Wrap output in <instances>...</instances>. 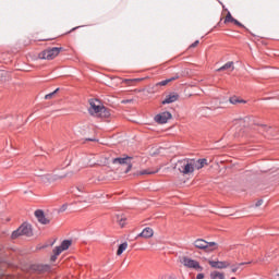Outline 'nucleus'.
Returning a JSON list of instances; mask_svg holds the SVG:
<instances>
[{"label":"nucleus","mask_w":279,"mask_h":279,"mask_svg":"<svg viewBox=\"0 0 279 279\" xmlns=\"http://www.w3.org/2000/svg\"><path fill=\"white\" fill-rule=\"evenodd\" d=\"M171 112L169 111H165L162 113H159L155 117V121L156 123H160V124H165L167 123V121H169V119H171Z\"/></svg>","instance_id":"nucleus-10"},{"label":"nucleus","mask_w":279,"mask_h":279,"mask_svg":"<svg viewBox=\"0 0 279 279\" xmlns=\"http://www.w3.org/2000/svg\"><path fill=\"white\" fill-rule=\"evenodd\" d=\"M151 173H156V172H151L149 170H143L140 172L141 175H151Z\"/></svg>","instance_id":"nucleus-26"},{"label":"nucleus","mask_w":279,"mask_h":279,"mask_svg":"<svg viewBox=\"0 0 279 279\" xmlns=\"http://www.w3.org/2000/svg\"><path fill=\"white\" fill-rule=\"evenodd\" d=\"M209 276L211 279H226V275L217 270L211 271Z\"/></svg>","instance_id":"nucleus-17"},{"label":"nucleus","mask_w":279,"mask_h":279,"mask_svg":"<svg viewBox=\"0 0 279 279\" xmlns=\"http://www.w3.org/2000/svg\"><path fill=\"white\" fill-rule=\"evenodd\" d=\"M58 90H60V88H57L54 92L50 93V94H47L45 96V99H51L53 97V95H56V93H58Z\"/></svg>","instance_id":"nucleus-24"},{"label":"nucleus","mask_w":279,"mask_h":279,"mask_svg":"<svg viewBox=\"0 0 279 279\" xmlns=\"http://www.w3.org/2000/svg\"><path fill=\"white\" fill-rule=\"evenodd\" d=\"M217 71L218 72H220V71H234V62L229 61L225 65L219 68Z\"/></svg>","instance_id":"nucleus-15"},{"label":"nucleus","mask_w":279,"mask_h":279,"mask_svg":"<svg viewBox=\"0 0 279 279\" xmlns=\"http://www.w3.org/2000/svg\"><path fill=\"white\" fill-rule=\"evenodd\" d=\"M194 247H196L197 250H204L205 252H215L218 245L216 242H206V240L204 239H197L194 242Z\"/></svg>","instance_id":"nucleus-4"},{"label":"nucleus","mask_w":279,"mask_h":279,"mask_svg":"<svg viewBox=\"0 0 279 279\" xmlns=\"http://www.w3.org/2000/svg\"><path fill=\"white\" fill-rule=\"evenodd\" d=\"M89 112L96 117H110V112L98 99L89 101Z\"/></svg>","instance_id":"nucleus-2"},{"label":"nucleus","mask_w":279,"mask_h":279,"mask_svg":"<svg viewBox=\"0 0 279 279\" xmlns=\"http://www.w3.org/2000/svg\"><path fill=\"white\" fill-rule=\"evenodd\" d=\"M112 162L113 165H126L124 173H130V171H132V157L114 158Z\"/></svg>","instance_id":"nucleus-7"},{"label":"nucleus","mask_w":279,"mask_h":279,"mask_svg":"<svg viewBox=\"0 0 279 279\" xmlns=\"http://www.w3.org/2000/svg\"><path fill=\"white\" fill-rule=\"evenodd\" d=\"M69 247H71V240H64L60 246H57L53 250V254L60 256L63 252H65V250H69Z\"/></svg>","instance_id":"nucleus-8"},{"label":"nucleus","mask_w":279,"mask_h":279,"mask_svg":"<svg viewBox=\"0 0 279 279\" xmlns=\"http://www.w3.org/2000/svg\"><path fill=\"white\" fill-rule=\"evenodd\" d=\"M232 23H234V25H238L239 27H243V24H241V22H239L236 19H234Z\"/></svg>","instance_id":"nucleus-29"},{"label":"nucleus","mask_w":279,"mask_h":279,"mask_svg":"<svg viewBox=\"0 0 279 279\" xmlns=\"http://www.w3.org/2000/svg\"><path fill=\"white\" fill-rule=\"evenodd\" d=\"M57 259H58V255L54 253V255H52L50 257V260H52V263H54V260H57Z\"/></svg>","instance_id":"nucleus-32"},{"label":"nucleus","mask_w":279,"mask_h":279,"mask_svg":"<svg viewBox=\"0 0 279 279\" xmlns=\"http://www.w3.org/2000/svg\"><path fill=\"white\" fill-rule=\"evenodd\" d=\"M76 189H77V191H80L81 193H84V187H82V186H81V187H80V186H77Z\"/></svg>","instance_id":"nucleus-34"},{"label":"nucleus","mask_w":279,"mask_h":279,"mask_svg":"<svg viewBox=\"0 0 279 279\" xmlns=\"http://www.w3.org/2000/svg\"><path fill=\"white\" fill-rule=\"evenodd\" d=\"M35 217L38 219V222L43 223L44 226H46V223H49V220L45 218V213L43 210H36Z\"/></svg>","instance_id":"nucleus-13"},{"label":"nucleus","mask_w":279,"mask_h":279,"mask_svg":"<svg viewBox=\"0 0 279 279\" xmlns=\"http://www.w3.org/2000/svg\"><path fill=\"white\" fill-rule=\"evenodd\" d=\"M151 236H154V229L149 228V227H146L138 235H137V239L138 238H142V239H151Z\"/></svg>","instance_id":"nucleus-12"},{"label":"nucleus","mask_w":279,"mask_h":279,"mask_svg":"<svg viewBox=\"0 0 279 279\" xmlns=\"http://www.w3.org/2000/svg\"><path fill=\"white\" fill-rule=\"evenodd\" d=\"M118 222H119V226H121V228L125 227V218H123V217L118 218Z\"/></svg>","instance_id":"nucleus-25"},{"label":"nucleus","mask_w":279,"mask_h":279,"mask_svg":"<svg viewBox=\"0 0 279 279\" xmlns=\"http://www.w3.org/2000/svg\"><path fill=\"white\" fill-rule=\"evenodd\" d=\"M12 239H19V236H32V226L22 225L17 230L13 231Z\"/></svg>","instance_id":"nucleus-6"},{"label":"nucleus","mask_w":279,"mask_h":279,"mask_svg":"<svg viewBox=\"0 0 279 279\" xmlns=\"http://www.w3.org/2000/svg\"><path fill=\"white\" fill-rule=\"evenodd\" d=\"M64 51L62 47L47 48L38 54L39 60H54L60 56V52Z\"/></svg>","instance_id":"nucleus-3"},{"label":"nucleus","mask_w":279,"mask_h":279,"mask_svg":"<svg viewBox=\"0 0 279 279\" xmlns=\"http://www.w3.org/2000/svg\"><path fill=\"white\" fill-rule=\"evenodd\" d=\"M178 99H180V95H178L177 93H172L168 96H166V98L162 100V105H167V104H174V101H178Z\"/></svg>","instance_id":"nucleus-11"},{"label":"nucleus","mask_w":279,"mask_h":279,"mask_svg":"<svg viewBox=\"0 0 279 279\" xmlns=\"http://www.w3.org/2000/svg\"><path fill=\"white\" fill-rule=\"evenodd\" d=\"M40 180L44 184H51V182H53L56 179L53 178V175L46 174L41 175Z\"/></svg>","instance_id":"nucleus-16"},{"label":"nucleus","mask_w":279,"mask_h":279,"mask_svg":"<svg viewBox=\"0 0 279 279\" xmlns=\"http://www.w3.org/2000/svg\"><path fill=\"white\" fill-rule=\"evenodd\" d=\"M124 84H132V82H143V78H125Z\"/></svg>","instance_id":"nucleus-22"},{"label":"nucleus","mask_w":279,"mask_h":279,"mask_svg":"<svg viewBox=\"0 0 279 279\" xmlns=\"http://www.w3.org/2000/svg\"><path fill=\"white\" fill-rule=\"evenodd\" d=\"M204 278H206V276L202 272L196 276V279H204Z\"/></svg>","instance_id":"nucleus-33"},{"label":"nucleus","mask_w":279,"mask_h":279,"mask_svg":"<svg viewBox=\"0 0 279 279\" xmlns=\"http://www.w3.org/2000/svg\"><path fill=\"white\" fill-rule=\"evenodd\" d=\"M197 45H199V40L194 41V43L190 46V49H195V47H197Z\"/></svg>","instance_id":"nucleus-28"},{"label":"nucleus","mask_w":279,"mask_h":279,"mask_svg":"<svg viewBox=\"0 0 279 279\" xmlns=\"http://www.w3.org/2000/svg\"><path fill=\"white\" fill-rule=\"evenodd\" d=\"M126 250H128V242L120 244L117 251V255L121 256V254H123V252H125Z\"/></svg>","instance_id":"nucleus-18"},{"label":"nucleus","mask_w":279,"mask_h":279,"mask_svg":"<svg viewBox=\"0 0 279 279\" xmlns=\"http://www.w3.org/2000/svg\"><path fill=\"white\" fill-rule=\"evenodd\" d=\"M263 203H264L263 199L257 201V202L255 203L256 208H258V206H263Z\"/></svg>","instance_id":"nucleus-30"},{"label":"nucleus","mask_w":279,"mask_h":279,"mask_svg":"<svg viewBox=\"0 0 279 279\" xmlns=\"http://www.w3.org/2000/svg\"><path fill=\"white\" fill-rule=\"evenodd\" d=\"M68 208H69V204H63V205L60 207L59 213H64Z\"/></svg>","instance_id":"nucleus-27"},{"label":"nucleus","mask_w":279,"mask_h":279,"mask_svg":"<svg viewBox=\"0 0 279 279\" xmlns=\"http://www.w3.org/2000/svg\"><path fill=\"white\" fill-rule=\"evenodd\" d=\"M208 265H210L213 269H228L230 262L208 260Z\"/></svg>","instance_id":"nucleus-9"},{"label":"nucleus","mask_w":279,"mask_h":279,"mask_svg":"<svg viewBox=\"0 0 279 279\" xmlns=\"http://www.w3.org/2000/svg\"><path fill=\"white\" fill-rule=\"evenodd\" d=\"M195 159H181L179 160L174 169H178L183 175H189L195 171Z\"/></svg>","instance_id":"nucleus-1"},{"label":"nucleus","mask_w":279,"mask_h":279,"mask_svg":"<svg viewBox=\"0 0 279 279\" xmlns=\"http://www.w3.org/2000/svg\"><path fill=\"white\" fill-rule=\"evenodd\" d=\"M174 80H178V76L161 81L157 83V86H167V84H169L170 82H174Z\"/></svg>","instance_id":"nucleus-20"},{"label":"nucleus","mask_w":279,"mask_h":279,"mask_svg":"<svg viewBox=\"0 0 279 279\" xmlns=\"http://www.w3.org/2000/svg\"><path fill=\"white\" fill-rule=\"evenodd\" d=\"M206 165H208V159H198L195 160L194 159V170L197 169H204V167H206Z\"/></svg>","instance_id":"nucleus-14"},{"label":"nucleus","mask_w":279,"mask_h":279,"mask_svg":"<svg viewBox=\"0 0 279 279\" xmlns=\"http://www.w3.org/2000/svg\"><path fill=\"white\" fill-rule=\"evenodd\" d=\"M262 130H264L265 132H271V128L269 126H262Z\"/></svg>","instance_id":"nucleus-31"},{"label":"nucleus","mask_w":279,"mask_h":279,"mask_svg":"<svg viewBox=\"0 0 279 279\" xmlns=\"http://www.w3.org/2000/svg\"><path fill=\"white\" fill-rule=\"evenodd\" d=\"M243 265H247V263H240V264L233 265L232 268H231V271L233 274H236V271H239L240 267L243 266Z\"/></svg>","instance_id":"nucleus-21"},{"label":"nucleus","mask_w":279,"mask_h":279,"mask_svg":"<svg viewBox=\"0 0 279 279\" xmlns=\"http://www.w3.org/2000/svg\"><path fill=\"white\" fill-rule=\"evenodd\" d=\"M181 263L184 267H187V269H194L195 271H204V267L199 265V262L192 259L191 257H182Z\"/></svg>","instance_id":"nucleus-5"},{"label":"nucleus","mask_w":279,"mask_h":279,"mask_svg":"<svg viewBox=\"0 0 279 279\" xmlns=\"http://www.w3.org/2000/svg\"><path fill=\"white\" fill-rule=\"evenodd\" d=\"M230 104H233V105H236V104H246L245 100L243 99H240L239 97L236 96H233L229 99Z\"/></svg>","instance_id":"nucleus-19"},{"label":"nucleus","mask_w":279,"mask_h":279,"mask_svg":"<svg viewBox=\"0 0 279 279\" xmlns=\"http://www.w3.org/2000/svg\"><path fill=\"white\" fill-rule=\"evenodd\" d=\"M234 21V17H232V14L229 12L225 17V23H232Z\"/></svg>","instance_id":"nucleus-23"}]
</instances>
